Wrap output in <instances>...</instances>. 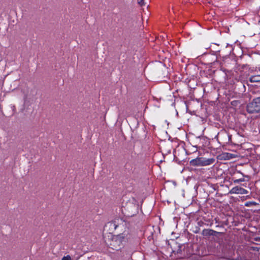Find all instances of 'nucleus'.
<instances>
[{
	"mask_svg": "<svg viewBox=\"0 0 260 260\" xmlns=\"http://www.w3.org/2000/svg\"><path fill=\"white\" fill-rule=\"evenodd\" d=\"M247 111L248 113H257L260 111V98L254 99L252 102L247 106Z\"/></svg>",
	"mask_w": 260,
	"mask_h": 260,
	"instance_id": "f03ea898",
	"label": "nucleus"
},
{
	"mask_svg": "<svg viewBox=\"0 0 260 260\" xmlns=\"http://www.w3.org/2000/svg\"><path fill=\"white\" fill-rule=\"evenodd\" d=\"M130 238V235L126 232L119 235H113L111 237L109 246L114 250H118L121 248L123 243L128 241Z\"/></svg>",
	"mask_w": 260,
	"mask_h": 260,
	"instance_id": "f257e3e1",
	"label": "nucleus"
},
{
	"mask_svg": "<svg viewBox=\"0 0 260 260\" xmlns=\"http://www.w3.org/2000/svg\"><path fill=\"white\" fill-rule=\"evenodd\" d=\"M231 193H235V194H247L248 193V191L240 186H236L232 188L230 190Z\"/></svg>",
	"mask_w": 260,
	"mask_h": 260,
	"instance_id": "20e7f679",
	"label": "nucleus"
},
{
	"mask_svg": "<svg viewBox=\"0 0 260 260\" xmlns=\"http://www.w3.org/2000/svg\"><path fill=\"white\" fill-rule=\"evenodd\" d=\"M61 260H72L71 257L69 255H67L66 256H64Z\"/></svg>",
	"mask_w": 260,
	"mask_h": 260,
	"instance_id": "0eeeda50",
	"label": "nucleus"
},
{
	"mask_svg": "<svg viewBox=\"0 0 260 260\" xmlns=\"http://www.w3.org/2000/svg\"><path fill=\"white\" fill-rule=\"evenodd\" d=\"M250 81L251 82H260V75L252 76L250 77Z\"/></svg>",
	"mask_w": 260,
	"mask_h": 260,
	"instance_id": "39448f33",
	"label": "nucleus"
},
{
	"mask_svg": "<svg viewBox=\"0 0 260 260\" xmlns=\"http://www.w3.org/2000/svg\"><path fill=\"white\" fill-rule=\"evenodd\" d=\"M138 3L140 5H143L144 4V0H140L139 2H138Z\"/></svg>",
	"mask_w": 260,
	"mask_h": 260,
	"instance_id": "1a4fd4ad",
	"label": "nucleus"
},
{
	"mask_svg": "<svg viewBox=\"0 0 260 260\" xmlns=\"http://www.w3.org/2000/svg\"><path fill=\"white\" fill-rule=\"evenodd\" d=\"M215 161L214 158H197L193 160V163L198 166H208L212 164Z\"/></svg>",
	"mask_w": 260,
	"mask_h": 260,
	"instance_id": "7ed1b4c3",
	"label": "nucleus"
},
{
	"mask_svg": "<svg viewBox=\"0 0 260 260\" xmlns=\"http://www.w3.org/2000/svg\"><path fill=\"white\" fill-rule=\"evenodd\" d=\"M113 226H114V229H116L117 226L116 225L115 223H113Z\"/></svg>",
	"mask_w": 260,
	"mask_h": 260,
	"instance_id": "9d476101",
	"label": "nucleus"
},
{
	"mask_svg": "<svg viewBox=\"0 0 260 260\" xmlns=\"http://www.w3.org/2000/svg\"><path fill=\"white\" fill-rule=\"evenodd\" d=\"M244 180L243 179H236V180H235L234 181V183H239L240 182H243Z\"/></svg>",
	"mask_w": 260,
	"mask_h": 260,
	"instance_id": "6e6552de",
	"label": "nucleus"
},
{
	"mask_svg": "<svg viewBox=\"0 0 260 260\" xmlns=\"http://www.w3.org/2000/svg\"><path fill=\"white\" fill-rule=\"evenodd\" d=\"M256 205H257V203L255 202H253V201L247 202L245 203V206L246 207L255 206Z\"/></svg>",
	"mask_w": 260,
	"mask_h": 260,
	"instance_id": "423d86ee",
	"label": "nucleus"
}]
</instances>
